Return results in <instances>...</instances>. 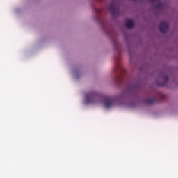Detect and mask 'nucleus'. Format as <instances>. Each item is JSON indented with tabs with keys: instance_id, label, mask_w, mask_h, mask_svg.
<instances>
[{
	"instance_id": "nucleus-1",
	"label": "nucleus",
	"mask_w": 178,
	"mask_h": 178,
	"mask_svg": "<svg viewBox=\"0 0 178 178\" xmlns=\"http://www.w3.org/2000/svg\"><path fill=\"white\" fill-rule=\"evenodd\" d=\"M98 99V95L95 92L88 93L85 95L86 104H95Z\"/></svg>"
},
{
	"instance_id": "nucleus-2",
	"label": "nucleus",
	"mask_w": 178,
	"mask_h": 178,
	"mask_svg": "<svg viewBox=\"0 0 178 178\" xmlns=\"http://www.w3.org/2000/svg\"><path fill=\"white\" fill-rule=\"evenodd\" d=\"M159 29L161 33H163V34H165V33H168V31H169V24L165 22H161L160 23Z\"/></svg>"
},
{
	"instance_id": "nucleus-3",
	"label": "nucleus",
	"mask_w": 178,
	"mask_h": 178,
	"mask_svg": "<svg viewBox=\"0 0 178 178\" xmlns=\"http://www.w3.org/2000/svg\"><path fill=\"white\" fill-rule=\"evenodd\" d=\"M108 10H110L113 16H115V15H118V13L119 12V8H118V6H116V3L113 1L108 7Z\"/></svg>"
},
{
	"instance_id": "nucleus-4",
	"label": "nucleus",
	"mask_w": 178,
	"mask_h": 178,
	"mask_svg": "<svg viewBox=\"0 0 178 178\" xmlns=\"http://www.w3.org/2000/svg\"><path fill=\"white\" fill-rule=\"evenodd\" d=\"M104 102H106L105 106L106 109H109L111 106H113V99L111 97L105 96Z\"/></svg>"
},
{
	"instance_id": "nucleus-5",
	"label": "nucleus",
	"mask_w": 178,
	"mask_h": 178,
	"mask_svg": "<svg viewBox=\"0 0 178 178\" xmlns=\"http://www.w3.org/2000/svg\"><path fill=\"white\" fill-rule=\"evenodd\" d=\"M148 1L151 3L158 2V3L156 6V8H157V9H162V8H163V4H162V3H161V0H148Z\"/></svg>"
},
{
	"instance_id": "nucleus-6",
	"label": "nucleus",
	"mask_w": 178,
	"mask_h": 178,
	"mask_svg": "<svg viewBox=\"0 0 178 178\" xmlns=\"http://www.w3.org/2000/svg\"><path fill=\"white\" fill-rule=\"evenodd\" d=\"M134 22H133V20L131 19H128L126 22V27H127V29H132V27H134Z\"/></svg>"
},
{
	"instance_id": "nucleus-7",
	"label": "nucleus",
	"mask_w": 178,
	"mask_h": 178,
	"mask_svg": "<svg viewBox=\"0 0 178 178\" xmlns=\"http://www.w3.org/2000/svg\"><path fill=\"white\" fill-rule=\"evenodd\" d=\"M169 80V76H165V77H164V82L161 83H159V86L163 87L164 86H166V84H168V81Z\"/></svg>"
},
{
	"instance_id": "nucleus-8",
	"label": "nucleus",
	"mask_w": 178,
	"mask_h": 178,
	"mask_svg": "<svg viewBox=\"0 0 178 178\" xmlns=\"http://www.w3.org/2000/svg\"><path fill=\"white\" fill-rule=\"evenodd\" d=\"M154 102H155V99H154V98L147 99L146 101V104H148V105H151V104H154Z\"/></svg>"
},
{
	"instance_id": "nucleus-9",
	"label": "nucleus",
	"mask_w": 178,
	"mask_h": 178,
	"mask_svg": "<svg viewBox=\"0 0 178 178\" xmlns=\"http://www.w3.org/2000/svg\"><path fill=\"white\" fill-rule=\"evenodd\" d=\"M120 81H121L120 78L117 76L116 79H115V82L119 83H120Z\"/></svg>"
},
{
	"instance_id": "nucleus-10",
	"label": "nucleus",
	"mask_w": 178,
	"mask_h": 178,
	"mask_svg": "<svg viewBox=\"0 0 178 178\" xmlns=\"http://www.w3.org/2000/svg\"><path fill=\"white\" fill-rule=\"evenodd\" d=\"M118 68H115V70H117Z\"/></svg>"
}]
</instances>
